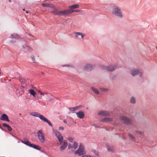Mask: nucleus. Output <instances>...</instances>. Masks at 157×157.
<instances>
[{
  "instance_id": "412c9836",
  "label": "nucleus",
  "mask_w": 157,
  "mask_h": 157,
  "mask_svg": "<svg viewBox=\"0 0 157 157\" xmlns=\"http://www.w3.org/2000/svg\"><path fill=\"white\" fill-rule=\"evenodd\" d=\"M21 142L22 143H23L25 144H26V145H28V146H29L30 147V146L31 145V144H31V143L27 139H26L25 141L22 140L21 141Z\"/></svg>"
},
{
  "instance_id": "39448f33",
  "label": "nucleus",
  "mask_w": 157,
  "mask_h": 157,
  "mask_svg": "<svg viewBox=\"0 0 157 157\" xmlns=\"http://www.w3.org/2000/svg\"><path fill=\"white\" fill-rule=\"evenodd\" d=\"M75 153L78 154L79 155H81L86 153L84 147L81 144H80L78 149L75 151Z\"/></svg>"
},
{
  "instance_id": "8fccbe9b",
  "label": "nucleus",
  "mask_w": 157,
  "mask_h": 157,
  "mask_svg": "<svg viewBox=\"0 0 157 157\" xmlns=\"http://www.w3.org/2000/svg\"><path fill=\"white\" fill-rule=\"evenodd\" d=\"M69 66V65H63V67Z\"/></svg>"
},
{
  "instance_id": "49530a36",
  "label": "nucleus",
  "mask_w": 157,
  "mask_h": 157,
  "mask_svg": "<svg viewBox=\"0 0 157 157\" xmlns=\"http://www.w3.org/2000/svg\"><path fill=\"white\" fill-rule=\"evenodd\" d=\"M115 78H116L115 76H113V77H112V79H114Z\"/></svg>"
},
{
  "instance_id": "423d86ee",
  "label": "nucleus",
  "mask_w": 157,
  "mask_h": 157,
  "mask_svg": "<svg viewBox=\"0 0 157 157\" xmlns=\"http://www.w3.org/2000/svg\"><path fill=\"white\" fill-rule=\"evenodd\" d=\"M54 133L56 136L59 142V144L61 145L63 142V139L62 135L60 132L58 131H55Z\"/></svg>"
},
{
  "instance_id": "9d476101",
  "label": "nucleus",
  "mask_w": 157,
  "mask_h": 157,
  "mask_svg": "<svg viewBox=\"0 0 157 157\" xmlns=\"http://www.w3.org/2000/svg\"><path fill=\"white\" fill-rule=\"evenodd\" d=\"M74 34L75 38L78 39L79 38V36H80L82 39H83L86 36V35L84 33L79 32H75Z\"/></svg>"
},
{
  "instance_id": "473e14b6",
  "label": "nucleus",
  "mask_w": 157,
  "mask_h": 157,
  "mask_svg": "<svg viewBox=\"0 0 157 157\" xmlns=\"http://www.w3.org/2000/svg\"><path fill=\"white\" fill-rule=\"evenodd\" d=\"M107 67L105 66H103V65H100V68L103 70H106V68Z\"/></svg>"
},
{
  "instance_id": "3c124183",
  "label": "nucleus",
  "mask_w": 157,
  "mask_h": 157,
  "mask_svg": "<svg viewBox=\"0 0 157 157\" xmlns=\"http://www.w3.org/2000/svg\"><path fill=\"white\" fill-rule=\"evenodd\" d=\"M63 122H64L65 123H67V121H66L65 120H63Z\"/></svg>"
},
{
  "instance_id": "393cba45",
  "label": "nucleus",
  "mask_w": 157,
  "mask_h": 157,
  "mask_svg": "<svg viewBox=\"0 0 157 157\" xmlns=\"http://www.w3.org/2000/svg\"><path fill=\"white\" fill-rule=\"evenodd\" d=\"M136 102V99L134 97H131L130 100V102L132 104H135Z\"/></svg>"
},
{
  "instance_id": "9b49d317",
  "label": "nucleus",
  "mask_w": 157,
  "mask_h": 157,
  "mask_svg": "<svg viewBox=\"0 0 157 157\" xmlns=\"http://www.w3.org/2000/svg\"><path fill=\"white\" fill-rule=\"evenodd\" d=\"M98 115L103 116H108L109 115V113L105 111H102L98 113Z\"/></svg>"
},
{
  "instance_id": "f03ea898",
  "label": "nucleus",
  "mask_w": 157,
  "mask_h": 157,
  "mask_svg": "<svg viewBox=\"0 0 157 157\" xmlns=\"http://www.w3.org/2000/svg\"><path fill=\"white\" fill-rule=\"evenodd\" d=\"M31 115L39 117L42 121L47 122L49 125L52 126V124L48 120L45 118L44 116L40 114V113L36 112H32L30 113Z\"/></svg>"
},
{
  "instance_id": "4be33fe9",
  "label": "nucleus",
  "mask_w": 157,
  "mask_h": 157,
  "mask_svg": "<svg viewBox=\"0 0 157 157\" xmlns=\"http://www.w3.org/2000/svg\"><path fill=\"white\" fill-rule=\"evenodd\" d=\"M2 125L3 127H7L8 131H11L12 130V128L9 125L7 124L6 123H3Z\"/></svg>"
},
{
  "instance_id": "c85d7f7f",
  "label": "nucleus",
  "mask_w": 157,
  "mask_h": 157,
  "mask_svg": "<svg viewBox=\"0 0 157 157\" xmlns=\"http://www.w3.org/2000/svg\"><path fill=\"white\" fill-rule=\"evenodd\" d=\"M19 80L22 83H24L26 82V80L21 77H19Z\"/></svg>"
},
{
  "instance_id": "a18cd8bd",
  "label": "nucleus",
  "mask_w": 157,
  "mask_h": 157,
  "mask_svg": "<svg viewBox=\"0 0 157 157\" xmlns=\"http://www.w3.org/2000/svg\"><path fill=\"white\" fill-rule=\"evenodd\" d=\"M80 10H74V12H80Z\"/></svg>"
},
{
  "instance_id": "a19ab883",
  "label": "nucleus",
  "mask_w": 157,
  "mask_h": 157,
  "mask_svg": "<svg viewBox=\"0 0 157 157\" xmlns=\"http://www.w3.org/2000/svg\"><path fill=\"white\" fill-rule=\"evenodd\" d=\"M59 129L63 130L64 129V128L63 127H60L59 128Z\"/></svg>"
},
{
  "instance_id": "f3484780",
  "label": "nucleus",
  "mask_w": 157,
  "mask_h": 157,
  "mask_svg": "<svg viewBox=\"0 0 157 157\" xmlns=\"http://www.w3.org/2000/svg\"><path fill=\"white\" fill-rule=\"evenodd\" d=\"M42 5L45 7H51L52 8H54L55 6L53 4L49 3H43Z\"/></svg>"
},
{
  "instance_id": "a878e982",
  "label": "nucleus",
  "mask_w": 157,
  "mask_h": 157,
  "mask_svg": "<svg viewBox=\"0 0 157 157\" xmlns=\"http://www.w3.org/2000/svg\"><path fill=\"white\" fill-rule=\"evenodd\" d=\"M11 36L15 38L18 39L20 37V36L17 34L13 33L11 35Z\"/></svg>"
},
{
  "instance_id": "ea45409f",
  "label": "nucleus",
  "mask_w": 157,
  "mask_h": 157,
  "mask_svg": "<svg viewBox=\"0 0 157 157\" xmlns=\"http://www.w3.org/2000/svg\"><path fill=\"white\" fill-rule=\"evenodd\" d=\"M107 150L109 151H113V150H112L111 148L109 147H108L107 148Z\"/></svg>"
},
{
  "instance_id": "c9c22d12",
  "label": "nucleus",
  "mask_w": 157,
  "mask_h": 157,
  "mask_svg": "<svg viewBox=\"0 0 157 157\" xmlns=\"http://www.w3.org/2000/svg\"><path fill=\"white\" fill-rule=\"evenodd\" d=\"M68 140H69L71 142H72L73 141V138L72 137H69L68 138Z\"/></svg>"
},
{
  "instance_id": "e433bc0d",
  "label": "nucleus",
  "mask_w": 157,
  "mask_h": 157,
  "mask_svg": "<svg viewBox=\"0 0 157 157\" xmlns=\"http://www.w3.org/2000/svg\"><path fill=\"white\" fill-rule=\"evenodd\" d=\"M94 153L97 156H99V153L98 151H93Z\"/></svg>"
},
{
  "instance_id": "de8ad7c7",
  "label": "nucleus",
  "mask_w": 157,
  "mask_h": 157,
  "mask_svg": "<svg viewBox=\"0 0 157 157\" xmlns=\"http://www.w3.org/2000/svg\"><path fill=\"white\" fill-rule=\"evenodd\" d=\"M87 155H83L82 157H87Z\"/></svg>"
},
{
  "instance_id": "b1692460",
  "label": "nucleus",
  "mask_w": 157,
  "mask_h": 157,
  "mask_svg": "<svg viewBox=\"0 0 157 157\" xmlns=\"http://www.w3.org/2000/svg\"><path fill=\"white\" fill-rule=\"evenodd\" d=\"M91 89L92 90L97 94H99V91L96 88L94 87H91Z\"/></svg>"
},
{
  "instance_id": "7ed1b4c3",
  "label": "nucleus",
  "mask_w": 157,
  "mask_h": 157,
  "mask_svg": "<svg viewBox=\"0 0 157 157\" xmlns=\"http://www.w3.org/2000/svg\"><path fill=\"white\" fill-rule=\"evenodd\" d=\"M130 73L133 77L136 76L138 75L140 77H141L143 72L141 70H138L134 68L130 70Z\"/></svg>"
},
{
  "instance_id": "bb28decb",
  "label": "nucleus",
  "mask_w": 157,
  "mask_h": 157,
  "mask_svg": "<svg viewBox=\"0 0 157 157\" xmlns=\"http://www.w3.org/2000/svg\"><path fill=\"white\" fill-rule=\"evenodd\" d=\"M29 93L32 95L34 97H35L36 93L33 89H31L30 90H29Z\"/></svg>"
},
{
  "instance_id": "37998d69",
  "label": "nucleus",
  "mask_w": 157,
  "mask_h": 157,
  "mask_svg": "<svg viewBox=\"0 0 157 157\" xmlns=\"http://www.w3.org/2000/svg\"><path fill=\"white\" fill-rule=\"evenodd\" d=\"M45 94H47V93H43L42 92L41 93V94H40L42 95H44Z\"/></svg>"
},
{
  "instance_id": "c03bdc74",
  "label": "nucleus",
  "mask_w": 157,
  "mask_h": 157,
  "mask_svg": "<svg viewBox=\"0 0 157 157\" xmlns=\"http://www.w3.org/2000/svg\"><path fill=\"white\" fill-rule=\"evenodd\" d=\"M0 128L2 130L4 131H6V130H5L4 129H3L2 128L1 126L0 127Z\"/></svg>"
},
{
  "instance_id": "7c9ffc66",
  "label": "nucleus",
  "mask_w": 157,
  "mask_h": 157,
  "mask_svg": "<svg viewBox=\"0 0 157 157\" xmlns=\"http://www.w3.org/2000/svg\"><path fill=\"white\" fill-rule=\"evenodd\" d=\"M100 89L101 91L104 92H107L109 90L108 89L105 88H100Z\"/></svg>"
},
{
  "instance_id": "ddd939ff",
  "label": "nucleus",
  "mask_w": 157,
  "mask_h": 157,
  "mask_svg": "<svg viewBox=\"0 0 157 157\" xmlns=\"http://www.w3.org/2000/svg\"><path fill=\"white\" fill-rule=\"evenodd\" d=\"M1 119L3 121H6L7 122L9 121V118L7 115L5 114H3L1 117Z\"/></svg>"
},
{
  "instance_id": "1a4fd4ad",
  "label": "nucleus",
  "mask_w": 157,
  "mask_h": 157,
  "mask_svg": "<svg viewBox=\"0 0 157 157\" xmlns=\"http://www.w3.org/2000/svg\"><path fill=\"white\" fill-rule=\"evenodd\" d=\"M121 120L123 121L124 123L128 125L132 123V121L128 118L123 116L120 117Z\"/></svg>"
},
{
  "instance_id": "cd10ccee",
  "label": "nucleus",
  "mask_w": 157,
  "mask_h": 157,
  "mask_svg": "<svg viewBox=\"0 0 157 157\" xmlns=\"http://www.w3.org/2000/svg\"><path fill=\"white\" fill-rule=\"evenodd\" d=\"M78 7L79 6L78 4H75L69 6V8L72 9L78 8Z\"/></svg>"
},
{
  "instance_id": "6e6552de",
  "label": "nucleus",
  "mask_w": 157,
  "mask_h": 157,
  "mask_svg": "<svg viewBox=\"0 0 157 157\" xmlns=\"http://www.w3.org/2000/svg\"><path fill=\"white\" fill-rule=\"evenodd\" d=\"M117 67V64L111 65L107 66L106 70L108 71L112 72L115 71Z\"/></svg>"
},
{
  "instance_id": "6e6d98bb",
  "label": "nucleus",
  "mask_w": 157,
  "mask_h": 157,
  "mask_svg": "<svg viewBox=\"0 0 157 157\" xmlns=\"http://www.w3.org/2000/svg\"><path fill=\"white\" fill-rule=\"evenodd\" d=\"M10 2H11V0H9Z\"/></svg>"
},
{
  "instance_id": "4d7b16f0",
  "label": "nucleus",
  "mask_w": 157,
  "mask_h": 157,
  "mask_svg": "<svg viewBox=\"0 0 157 157\" xmlns=\"http://www.w3.org/2000/svg\"><path fill=\"white\" fill-rule=\"evenodd\" d=\"M36 98H37V99H39V97H37Z\"/></svg>"
},
{
  "instance_id": "864d4df0",
  "label": "nucleus",
  "mask_w": 157,
  "mask_h": 157,
  "mask_svg": "<svg viewBox=\"0 0 157 157\" xmlns=\"http://www.w3.org/2000/svg\"><path fill=\"white\" fill-rule=\"evenodd\" d=\"M26 13H29V12L28 11H26Z\"/></svg>"
},
{
  "instance_id": "72a5a7b5",
  "label": "nucleus",
  "mask_w": 157,
  "mask_h": 157,
  "mask_svg": "<svg viewBox=\"0 0 157 157\" xmlns=\"http://www.w3.org/2000/svg\"><path fill=\"white\" fill-rule=\"evenodd\" d=\"M31 58L33 61V63H36V61L35 59V58L34 56L33 55H32L31 56Z\"/></svg>"
},
{
  "instance_id": "6ab92c4d",
  "label": "nucleus",
  "mask_w": 157,
  "mask_h": 157,
  "mask_svg": "<svg viewBox=\"0 0 157 157\" xmlns=\"http://www.w3.org/2000/svg\"><path fill=\"white\" fill-rule=\"evenodd\" d=\"M78 147V144L77 142H75L74 143V144L73 145L72 151H74Z\"/></svg>"
},
{
  "instance_id": "a211bd4d",
  "label": "nucleus",
  "mask_w": 157,
  "mask_h": 157,
  "mask_svg": "<svg viewBox=\"0 0 157 157\" xmlns=\"http://www.w3.org/2000/svg\"><path fill=\"white\" fill-rule=\"evenodd\" d=\"M101 121L102 122H108L112 121H113V119L111 118L105 117L104 119L101 120Z\"/></svg>"
},
{
  "instance_id": "f704fd0d",
  "label": "nucleus",
  "mask_w": 157,
  "mask_h": 157,
  "mask_svg": "<svg viewBox=\"0 0 157 157\" xmlns=\"http://www.w3.org/2000/svg\"><path fill=\"white\" fill-rule=\"evenodd\" d=\"M68 10L69 11V14L74 12V10H73L72 8H71L70 9Z\"/></svg>"
},
{
  "instance_id": "79ce46f5",
  "label": "nucleus",
  "mask_w": 157,
  "mask_h": 157,
  "mask_svg": "<svg viewBox=\"0 0 157 157\" xmlns=\"http://www.w3.org/2000/svg\"><path fill=\"white\" fill-rule=\"evenodd\" d=\"M72 147L71 146V144H69L68 145V148L69 149H70L71 148H72Z\"/></svg>"
},
{
  "instance_id": "aec40b11",
  "label": "nucleus",
  "mask_w": 157,
  "mask_h": 157,
  "mask_svg": "<svg viewBox=\"0 0 157 157\" xmlns=\"http://www.w3.org/2000/svg\"><path fill=\"white\" fill-rule=\"evenodd\" d=\"M30 147L36 150H40L41 149V147L39 146L33 144H32Z\"/></svg>"
},
{
  "instance_id": "603ef678",
  "label": "nucleus",
  "mask_w": 157,
  "mask_h": 157,
  "mask_svg": "<svg viewBox=\"0 0 157 157\" xmlns=\"http://www.w3.org/2000/svg\"><path fill=\"white\" fill-rule=\"evenodd\" d=\"M87 157H93L92 156H90V155H87Z\"/></svg>"
},
{
  "instance_id": "c756f323",
  "label": "nucleus",
  "mask_w": 157,
  "mask_h": 157,
  "mask_svg": "<svg viewBox=\"0 0 157 157\" xmlns=\"http://www.w3.org/2000/svg\"><path fill=\"white\" fill-rule=\"evenodd\" d=\"M69 110L71 111H74L77 110L76 107H70L69 108Z\"/></svg>"
},
{
  "instance_id": "2f4dec72",
  "label": "nucleus",
  "mask_w": 157,
  "mask_h": 157,
  "mask_svg": "<svg viewBox=\"0 0 157 157\" xmlns=\"http://www.w3.org/2000/svg\"><path fill=\"white\" fill-rule=\"evenodd\" d=\"M128 136L132 139V140H134L135 139V137L130 133L128 134Z\"/></svg>"
},
{
  "instance_id": "58836bf2",
  "label": "nucleus",
  "mask_w": 157,
  "mask_h": 157,
  "mask_svg": "<svg viewBox=\"0 0 157 157\" xmlns=\"http://www.w3.org/2000/svg\"><path fill=\"white\" fill-rule=\"evenodd\" d=\"M82 107V105H78V106H76V108L77 110L78 109H80Z\"/></svg>"
},
{
  "instance_id": "09e8293b",
  "label": "nucleus",
  "mask_w": 157,
  "mask_h": 157,
  "mask_svg": "<svg viewBox=\"0 0 157 157\" xmlns=\"http://www.w3.org/2000/svg\"><path fill=\"white\" fill-rule=\"evenodd\" d=\"M38 92L39 93H40V94H41V93H42V92H41V91L40 90H38Z\"/></svg>"
},
{
  "instance_id": "4468645a",
  "label": "nucleus",
  "mask_w": 157,
  "mask_h": 157,
  "mask_svg": "<svg viewBox=\"0 0 157 157\" xmlns=\"http://www.w3.org/2000/svg\"><path fill=\"white\" fill-rule=\"evenodd\" d=\"M63 142V144L60 147V150L61 151H63L67 146V143L66 140H64Z\"/></svg>"
},
{
  "instance_id": "13d9d810",
  "label": "nucleus",
  "mask_w": 157,
  "mask_h": 157,
  "mask_svg": "<svg viewBox=\"0 0 157 157\" xmlns=\"http://www.w3.org/2000/svg\"><path fill=\"white\" fill-rule=\"evenodd\" d=\"M156 49H157V47H156Z\"/></svg>"
},
{
  "instance_id": "dca6fc26",
  "label": "nucleus",
  "mask_w": 157,
  "mask_h": 157,
  "mask_svg": "<svg viewBox=\"0 0 157 157\" xmlns=\"http://www.w3.org/2000/svg\"><path fill=\"white\" fill-rule=\"evenodd\" d=\"M59 12L60 16L65 15L69 14V11L68 10H64L63 11H60Z\"/></svg>"
},
{
  "instance_id": "f257e3e1",
  "label": "nucleus",
  "mask_w": 157,
  "mask_h": 157,
  "mask_svg": "<svg viewBox=\"0 0 157 157\" xmlns=\"http://www.w3.org/2000/svg\"><path fill=\"white\" fill-rule=\"evenodd\" d=\"M111 13L113 15L118 18H122L123 17L121 9L117 6H115L113 8Z\"/></svg>"
},
{
  "instance_id": "4c0bfd02",
  "label": "nucleus",
  "mask_w": 157,
  "mask_h": 157,
  "mask_svg": "<svg viewBox=\"0 0 157 157\" xmlns=\"http://www.w3.org/2000/svg\"><path fill=\"white\" fill-rule=\"evenodd\" d=\"M136 133L139 134H140V135H142L143 134V132H141L140 131H136Z\"/></svg>"
},
{
  "instance_id": "20e7f679",
  "label": "nucleus",
  "mask_w": 157,
  "mask_h": 157,
  "mask_svg": "<svg viewBox=\"0 0 157 157\" xmlns=\"http://www.w3.org/2000/svg\"><path fill=\"white\" fill-rule=\"evenodd\" d=\"M37 135L39 141L42 143L45 141V138L44 133L42 130H39L37 132Z\"/></svg>"
},
{
  "instance_id": "bf43d9fd",
  "label": "nucleus",
  "mask_w": 157,
  "mask_h": 157,
  "mask_svg": "<svg viewBox=\"0 0 157 157\" xmlns=\"http://www.w3.org/2000/svg\"><path fill=\"white\" fill-rule=\"evenodd\" d=\"M23 10L24 11V10H25V9H23Z\"/></svg>"
},
{
  "instance_id": "f8f14e48",
  "label": "nucleus",
  "mask_w": 157,
  "mask_h": 157,
  "mask_svg": "<svg viewBox=\"0 0 157 157\" xmlns=\"http://www.w3.org/2000/svg\"><path fill=\"white\" fill-rule=\"evenodd\" d=\"M77 116V117L81 119H82L84 117L85 114L84 112L82 111H79L77 113H76Z\"/></svg>"
},
{
  "instance_id": "5fc2aeb1",
  "label": "nucleus",
  "mask_w": 157,
  "mask_h": 157,
  "mask_svg": "<svg viewBox=\"0 0 157 157\" xmlns=\"http://www.w3.org/2000/svg\"><path fill=\"white\" fill-rule=\"evenodd\" d=\"M41 73H42V74H44V72H41Z\"/></svg>"
},
{
  "instance_id": "5701e85b",
  "label": "nucleus",
  "mask_w": 157,
  "mask_h": 157,
  "mask_svg": "<svg viewBox=\"0 0 157 157\" xmlns=\"http://www.w3.org/2000/svg\"><path fill=\"white\" fill-rule=\"evenodd\" d=\"M23 49L25 52H27L30 51V48L26 45L22 46Z\"/></svg>"
},
{
  "instance_id": "2eb2a0df",
  "label": "nucleus",
  "mask_w": 157,
  "mask_h": 157,
  "mask_svg": "<svg viewBox=\"0 0 157 157\" xmlns=\"http://www.w3.org/2000/svg\"><path fill=\"white\" fill-rule=\"evenodd\" d=\"M53 8L54 9V10H53L51 11V12L55 15L60 16L59 12H60V11L58 10L57 9L55 8V7Z\"/></svg>"
},
{
  "instance_id": "0eeeda50",
  "label": "nucleus",
  "mask_w": 157,
  "mask_h": 157,
  "mask_svg": "<svg viewBox=\"0 0 157 157\" xmlns=\"http://www.w3.org/2000/svg\"><path fill=\"white\" fill-rule=\"evenodd\" d=\"M94 64H86L85 65L83 68L84 70L87 71H91L94 69L95 67Z\"/></svg>"
}]
</instances>
